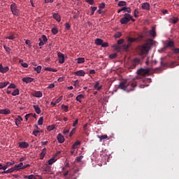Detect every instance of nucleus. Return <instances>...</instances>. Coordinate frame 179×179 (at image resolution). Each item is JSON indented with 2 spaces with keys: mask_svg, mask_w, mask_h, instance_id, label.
<instances>
[{
  "mask_svg": "<svg viewBox=\"0 0 179 179\" xmlns=\"http://www.w3.org/2000/svg\"><path fill=\"white\" fill-rule=\"evenodd\" d=\"M152 82L151 78H147L145 77H137L134 78L131 82L128 81H122L119 85V88L122 89V90L129 92L135 90V87L138 86V83H143L145 84H141L139 85L140 88H145V87H148V83H150Z\"/></svg>",
  "mask_w": 179,
  "mask_h": 179,
  "instance_id": "nucleus-1",
  "label": "nucleus"
},
{
  "mask_svg": "<svg viewBox=\"0 0 179 179\" xmlns=\"http://www.w3.org/2000/svg\"><path fill=\"white\" fill-rule=\"evenodd\" d=\"M150 47L147 44L141 45V46L138 47V52L141 56L148 53Z\"/></svg>",
  "mask_w": 179,
  "mask_h": 179,
  "instance_id": "nucleus-2",
  "label": "nucleus"
},
{
  "mask_svg": "<svg viewBox=\"0 0 179 179\" xmlns=\"http://www.w3.org/2000/svg\"><path fill=\"white\" fill-rule=\"evenodd\" d=\"M10 10L14 16L18 17L20 15V10L17 8L15 3H13L10 6Z\"/></svg>",
  "mask_w": 179,
  "mask_h": 179,
  "instance_id": "nucleus-3",
  "label": "nucleus"
},
{
  "mask_svg": "<svg viewBox=\"0 0 179 179\" xmlns=\"http://www.w3.org/2000/svg\"><path fill=\"white\" fill-rule=\"evenodd\" d=\"M136 40L137 38L128 37L127 38L128 43L123 45V50H128L129 48L131 46L132 43L136 41Z\"/></svg>",
  "mask_w": 179,
  "mask_h": 179,
  "instance_id": "nucleus-4",
  "label": "nucleus"
},
{
  "mask_svg": "<svg viewBox=\"0 0 179 179\" xmlns=\"http://www.w3.org/2000/svg\"><path fill=\"white\" fill-rule=\"evenodd\" d=\"M131 15L128 13H125L124 17L120 20V23L122 24H127L129 22L130 19H131Z\"/></svg>",
  "mask_w": 179,
  "mask_h": 179,
  "instance_id": "nucleus-5",
  "label": "nucleus"
},
{
  "mask_svg": "<svg viewBox=\"0 0 179 179\" xmlns=\"http://www.w3.org/2000/svg\"><path fill=\"white\" fill-rule=\"evenodd\" d=\"M140 64V59L136 58L129 62V68L131 69H134L137 65Z\"/></svg>",
  "mask_w": 179,
  "mask_h": 179,
  "instance_id": "nucleus-6",
  "label": "nucleus"
},
{
  "mask_svg": "<svg viewBox=\"0 0 179 179\" xmlns=\"http://www.w3.org/2000/svg\"><path fill=\"white\" fill-rule=\"evenodd\" d=\"M150 72V68H146L145 69L143 68H141L138 71H137V73L139 76H145L147 74H149Z\"/></svg>",
  "mask_w": 179,
  "mask_h": 179,
  "instance_id": "nucleus-7",
  "label": "nucleus"
},
{
  "mask_svg": "<svg viewBox=\"0 0 179 179\" xmlns=\"http://www.w3.org/2000/svg\"><path fill=\"white\" fill-rule=\"evenodd\" d=\"M39 46H43L46 44L48 42V38L46 37L45 35H43L41 38H39Z\"/></svg>",
  "mask_w": 179,
  "mask_h": 179,
  "instance_id": "nucleus-8",
  "label": "nucleus"
},
{
  "mask_svg": "<svg viewBox=\"0 0 179 179\" xmlns=\"http://www.w3.org/2000/svg\"><path fill=\"white\" fill-rule=\"evenodd\" d=\"M141 8L143 10L150 11V3L148 2L141 3Z\"/></svg>",
  "mask_w": 179,
  "mask_h": 179,
  "instance_id": "nucleus-9",
  "label": "nucleus"
},
{
  "mask_svg": "<svg viewBox=\"0 0 179 179\" xmlns=\"http://www.w3.org/2000/svg\"><path fill=\"white\" fill-rule=\"evenodd\" d=\"M57 57L59 59V63L64 64L65 62V56L61 52H57Z\"/></svg>",
  "mask_w": 179,
  "mask_h": 179,
  "instance_id": "nucleus-10",
  "label": "nucleus"
},
{
  "mask_svg": "<svg viewBox=\"0 0 179 179\" xmlns=\"http://www.w3.org/2000/svg\"><path fill=\"white\" fill-rule=\"evenodd\" d=\"M73 75L76 76H85V72L83 70H80L76 72H73Z\"/></svg>",
  "mask_w": 179,
  "mask_h": 179,
  "instance_id": "nucleus-11",
  "label": "nucleus"
},
{
  "mask_svg": "<svg viewBox=\"0 0 179 179\" xmlns=\"http://www.w3.org/2000/svg\"><path fill=\"white\" fill-rule=\"evenodd\" d=\"M15 164V161H13V162H6V165H4L3 166V171H6L7 169H8V167H10V166L12 165H14Z\"/></svg>",
  "mask_w": 179,
  "mask_h": 179,
  "instance_id": "nucleus-12",
  "label": "nucleus"
},
{
  "mask_svg": "<svg viewBox=\"0 0 179 179\" xmlns=\"http://www.w3.org/2000/svg\"><path fill=\"white\" fill-rule=\"evenodd\" d=\"M9 71L8 66H3L2 64H0V72L1 73H6Z\"/></svg>",
  "mask_w": 179,
  "mask_h": 179,
  "instance_id": "nucleus-13",
  "label": "nucleus"
},
{
  "mask_svg": "<svg viewBox=\"0 0 179 179\" xmlns=\"http://www.w3.org/2000/svg\"><path fill=\"white\" fill-rule=\"evenodd\" d=\"M32 96L36 98H41L43 96V93L41 92V91H34V92L32 93Z\"/></svg>",
  "mask_w": 179,
  "mask_h": 179,
  "instance_id": "nucleus-14",
  "label": "nucleus"
},
{
  "mask_svg": "<svg viewBox=\"0 0 179 179\" xmlns=\"http://www.w3.org/2000/svg\"><path fill=\"white\" fill-rule=\"evenodd\" d=\"M94 88L96 91H100L103 88V85H100V83L99 81H96L94 85Z\"/></svg>",
  "mask_w": 179,
  "mask_h": 179,
  "instance_id": "nucleus-15",
  "label": "nucleus"
},
{
  "mask_svg": "<svg viewBox=\"0 0 179 179\" xmlns=\"http://www.w3.org/2000/svg\"><path fill=\"white\" fill-rule=\"evenodd\" d=\"M57 141L59 143H63L65 141V138L62 134H57Z\"/></svg>",
  "mask_w": 179,
  "mask_h": 179,
  "instance_id": "nucleus-16",
  "label": "nucleus"
},
{
  "mask_svg": "<svg viewBox=\"0 0 179 179\" xmlns=\"http://www.w3.org/2000/svg\"><path fill=\"white\" fill-rule=\"evenodd\" d=\"M34 80V78L31 77H25L22 78V82H24L26 83H30Z\"/></svg>",
  "mask_w": 179,
  "mask_h": 179,
  "instance_id": "nucleus-17",
  "label": "nucleus"
},
{
  "mask_svg": "<svg viewBox=\"0 0 179 179\" xmlns=\"http://www.w3.org/2000/svg\"><path fill=\"white\" fill-rule=\"evenodd\" d=\"M52 17L56 20L57 22H61V15L59 13H52Z\"/></svg>",
  "mask_w": 179,
  "mask_h": 179,
  "instance_id": "nucleus-18",
  "label": "nucleus"
},
{
  "mask_svg": "<svg viewBox=\"0 0 179 179\" xmlns=\"http://www.w3.org/2000/svg\"><path fill=\"white\" fill-rule=\"evenodd\" d=\"M29 146V144L28 143H26L25 141H22L21 143H19V147L21 148H27Z\"/></svg>",
  "mask_w": 179,
  "mask_h": 179,
  "instance_id": "nucleus-19",
  "label": "nucleus"
},
{
  "mask_svg": "<svg viewBox=\"0 0 179 179\" xmlns=\"http://www.w3.org/2000/svg\"><path fill=\"white\" fill-rule=\"evenodd\" d=\"M16 171V167H13L10 169H8L7 171H3L1 174H8L10 173H13V171Z\"/></svg>",
  "mask_w": 179,
  "mask_h": 179,
  "instance_id": "nucleus-20",
  "label": "nucleus"
},
{
  "mask_svg": "<svg viewBox=\"0 0 179 179\" xmlns=\"http://www.w3.org/2000/svg\"><path fill=\"white\" fill-rule=\"evenodd\" d=\"M33 108L38 115L41 113V109L38 105L33 106Z\"/></svg>",
  "mask_w": 179,
  "mask_h": 179,
  "instance_id": "nucleus-21",
  "label": "nucleus"
},
{
  "mask_svg": "<svg viewBox=\"0 0 179 179\" xmlns=\"http://www.w3.org/2000/svg\"><path fill=\"white\" fill-rule=\"evenodd\" d=\"M97 138H99V142H102L104 139H106L108 138L107 134L105 135H97Z\"/></svg>",
  "mask_w": 179,
  "mask_h": 179,
  "instance_id": "nucleus-22",
  "label": "nucleus"
},
{
  "mask_svg": "<svg viewBox=\"0 0 179 179\" xmlns=\"http://www.w3.org/2000/svg\"><path fill=\"white\" fill-rule=\"evenodd\" d=\"M0 114L9 115V114H10V110L9 109L0 110Z\"/></svg>",
  "mask_w": 179,
  "mask_h": 179,
  "instance_id": "nucleus-23",
  "label": "nucleus"
},
{
  "mask_svg": "<svg viewBox=\"0 0 179 179\" xmlns=\"http://www.w3.org/2000/svg\"><path fill=\"white\" fill-rule=\"evenodd\" d=\"M85 95L83 94H79V95H77L76 98V100L77 101H78L79 103H81L82 102V99H85Z\"/></svg>",
  "mask_w": 179,
  "mask_h": 179,
  "instance_id": "nucleus-24",
  "label": "nucleus"
},
{
  "mask_svg": "<svg viewBox=\"0 0 179 179\" xmlns=\"http://www.w3.org/2000/svg\"><path fill=\"white\" fill-rule=\"evenodd\" d=\"M10 84L9 82H1L0 83V89L6 87L7 85Z\"/></svg>",
  "mask_w": 179,
  "mask_h": 179,
  "instance_id": "nucleus-25",
  "label": "nucleus"
},
{
  "mask_svg": "<svg viewBox=\"0 0 179 179\" xmlns=\"http://www.w3.org/2000/svg\"><path fill=\"white\" fill-rule=\"evenodd\" d=\"M103 42V39L101 38H96L95 41V44L96 45H102V43Z\"/></svg>",
  "mask_w": 179,
  "mask_h": 179,
  "instance_id": "nucleus-26",
  "label": "nucleus"
},
{
  "mask_svg": "<svg viewBox=\"0 0 179 179\" xmlns=\"http://www.w3.org/2000/svg\"><path fill=\"white\" fill-rule=\"evenodd\" d=\"M46 154V148H44L42 150V152L41 153V159H43L45 158Z\"/></svg>",
  "mask_w": 179,
  "mask_h": 179,
  "instance_id": "nucleus-27",
  "label": "nucleus"
},
{
  "mask_svg": "<svg viewBox=\"0 0 179 179\" xmlns=\"http://www.w3.org/2000/svg\"><path fill=\"white\" fill-rule=\"evenodd\" d=\"M15 166L16 170L19 171V170L22 169V167L24 166V165H23V163L21 162V163L18 164V165H15Z\"/></svg>",
  "mask_w": 179,
  "mask_h": 179,
  "instance_id": "nucleus-28",
  "label": "nucleus"
},
{
  "mask_svg": "<svg viewBox=\"0 0 179 179\" xmlns=\"http://www.w3.org/2000/svg\"><path fill=\"white\" fill-rule=\"evenodd\" d=\"M18 94H20V90L19 89H15L13 91V93H12V95L13 96H17Z\"/></svg>",
  "mask_w": 179,
  "mask_h": 179,
  "instance_id": "nucleus-29",
  "label": "nucleus"
},
{
  "mask_svg": "<svg viewBox=\"0 0 179 179\" xmlns=\"http://www.w3.org/2000/svg\"><path fill=\"white\" fill-rule=\"evenodd\" d=\"M173 47H174V41H172L167 43L166 46V48H173Z\"/></svg>",
  "mask_w": 179,
  "mask_h": 179,
  "instance_id": "nucleus-30",
  "label": "nucleus"
},
{
  "mask_svg": "<svg viewBox=\"0 0 179 179\" xmlns=\"http://www.w3.org/2000/svg\"><path fill=\"white\" fill-rule=\"evenodd\" d=\"M42 67L41 66H38L37 67H34V70L37 72V73H41Z\"/></svg>",
  "mask_w": 179,
  "mask_h": 179,
  "instance_id": "nucleus-31",
  "label": "nucleus"
},
{
  "mask_svg": "<svg viewBox=\"0 0 179 179\" xmlns=\"http://www.w3.org/2000/svg\"><path fill=\"white\" fill-rule=\"evenodd\" d=\"M150 34L153 36L155 37L157 36V34L155 32V29L154 27L152 28L151 31H150Z\"/></svg>",
  "mask_w": 179,
  "mask_h": 179,
  "instance_id": "nucleus-32",
  "label": "nucleus"
},
{
  "mask_svg": "<svg viewBox=\"0 0 179 179\" xmlns=\"http://www.w3.org/2000/svg\"><path fill=\"white\" fill-rule=\"evenodd\" d=\"M79 145H80V141H76V143L73 144V149L78 148Z\"/></svg>",
  "mask_w": 179,
  "mask_h": 179,
  "instance_id": "nucleus-33",
  "label": "nucleus"
},
{
  "mask_svg": "<svg viewBox=\"0 0 179 179\" xmlns=\"http://www.w3.org/2000/svg\"><path fill=\"white\" fill-rule=\"evenodd\" d=\"M126 6H127V3L125 1H119L117 3V6L119 7H123Z\"/></svg>",
  "mask_w": 179,
  "mask_h": 179,
  "instance_id": "nucleus-34",
  "label": "nucleus"
},
{
  "mask_svg": "<svg viewBox=\"0 0 179 179\" xmlns=\"http://www.w3.org/2000/svg\"><path fill=\"white\" fill-rule=\"evenodd\" d=\"M85 62V58H78L77 59V63L78 64H83Z\"/></svg>",
  "mask_w": 179,
  "mask_h": 179,
  "instance_id": "nucleus-35",
  "label": "nucleus"
},
{
  "mask_svg": "<svg viewBox=\"0 0 179 179\" xmlns=\"http://www.w3.org/2000/svg\"><path fill=\"white\" fill-rule=\"evenodd\" d=\"M40 133V130H37V129H34L33 132H32V135L35 136H38Z\"/></svg>",
  "mask_w": 179,
  "mask_h": 179,
  "instance_id": "nucleus-36",
  "label": "nucleus"
},
{
  "mask_svg": "<svg viewBox=\"0 0 179 179\" xmlns=\"http://www.w3.org/2000/svg\"><path fill=\"white\" fill-rule=\"evenodd\" d=\"M176 63H177V62H176V61L171 62V64H169V67L171 69L175 68L176 67L175 64Z\"/></svg>",
  "mask_w": 179,
  "mask_h": 179,
  "instance_id": "nucleus-37",
  "label": "nucleus"
},
{
  "mask_svg": "<svg viewBox=\"0 0 179 179\" xmlns=\"http://www.w3.org/2000/svg\"><path fill=\"white\" fill-rule=\"evenodd\" d=\"M55 157H52V158H51L50 160H48V164L49 165H52V164H53L54 163H55Z\"/></svg>",
  "mask_w": 179,
  "mask_h": 179,
  "instance_id": "nucleus-38",
  "label": "nucleus"
},
{
  "mask_svg": "<svg viewBox=\"0 0 179 179\" xmlns=\"http://www.w3.org/2000/svg\"><path fill=\"white\" fill-rule=\"evenodd\" d=\"M52 33L54 35H56L58 33V30H57V27L52 28Z\"/></svg>",
  "mask_w": 179,
  "mask_h": 179,
  "instance_id": "nucleus-39",
  "label": "nucleus"
},
{
  "mask_svg": "<svg viewBox=\"0 0 179 179\" xmlns=\"http://www.w3.org/2000/svg\"><path fill=\"white\" fill-rule=\"evenodd\" d=\"M43 117H41L38 120V124L43 125Z\"/></svg>",
  "mask_w": 179,
  "mask_h": 179,
  "instance_id": "nucleus-40",
  "label": "nucleus"
},
{
  "mask_svg": "<svg viewBox=\"0 0 179 179\" xmlns=\"http://www.w3.org/2000/svg\"><path fill=\"white\" fill-rule=\"evenodd\" d=\"M62 108L65 111V113H67V111L69 110V106H68L62 105Z\"/></svg>",
  "mask_w": 179,
  "mask_h": 179,
  "instance_id": "nucleus-41",
  "label": "nucleus"
},
{
  "mask_svg": "<svg viewBox=\"0 0 179 179\" xmlns=\"http://www.w3.org/2000/svg\"><path fill=\"white\" fill-rule=\"evenodd\" d=\"M84 158V156L81 155L80 157H77L76 160L77 161L78 163H80L81 160Z\"/></svg>",
  "mask_w": 179,
  "mask_h": 179,
  "instance_id": "nucleus-42",
  "label": "nucleus"
},
{
  "mask_svg": "<svg viewBox=\"0 0 179 179\" xmlns=\"http://www.w3.org/2000/svg\"><path fill=\"white\" fill-rule=\"evenodd\" d=\"M68 175H69L70 177H73V175L72 173H69V171H66V172L63 174L64 177H66V176H67Z\"/></svg>",
  "mask_w": 179,
  "mask_h": 179,
  "instance_id": "nucleus-43",
  "label": "nucleus"
},
{
  "mask_svg": "<svg viewBox=\"0 0 179 179\" xmlns=\"http://www.w3.org/2000/svg\"><path fill=\"white\" fill-rule=\"evenodd\" d=\"M15 89L16 88V85L15 84H13V83H11L8 85V89Z\"/></svg>",
  "mask_w": 179,
  "mask_h": 179,
  "instance_id": "nucleus-44",
  "label": "nucleus"
},
{
  "mask_svg": "<svg viewBox=\"0 0 179 179\" xmlns=\"http://www.w3.org/2000/svg\"><path fill=\"white\" fill-rule=\"evenodd\" d=\"M3 48L4 50L8 52V53H10V48L8 47H6V45H3Z\"/></svg>",
  "mask_w": 179,
  "mask_h": 179,
  "instance_id": "nucleus-45",
  "label": "nucleus"
},
{
  "mask_svg": "<svg viewBox=\"0 0 179 179\" xmlns=\"http://www.w3.org/2000/svg\"><path fill=\"white\" fill-rule=\"evenodd\" d=\"M87 3H89L91 6H93L94 2V0H85Z\"/></svg>",
  "mask_w": 179,
  "mask_h": 179,
  "instance_id": "nucleus-46",
  "label": "nucleus"
},
{
  "mask_svg": "<svg viewBox=\"0 0 179 179\" xmlns=\"http://www.w3.org/2000/svg\"><path fill=\"white\" fill-rule=\"evenodd\" d=\"M31 116H33V113H28L27 115H25L26 121H27L29 118H30Z\"/></svg>",
  "mask_w": 179,
  "mask_h": 179,
  "instance_id": "nucleus-47",
  "label": "nucleus"
},
{
  "mask_svg": "<svg viewBox=\"0 0 179 179\" xmlns=\"http://www.w3.org/2000/svg\"><path fill=\"white\" fill-rule=\"evenodd\" d=\"M6 39L8 40H15V36L14 35H10L6 37Z\"/></svg>",
  "mask_w": 179,
  "mask_h": 179,
  "instance_id": "nucleus-48",
  "label": "nucleus"
},
{
  "mask_svg": "<svg viewBox=\"0 0 179 179\" xmlns=\"http://www.w3.org/2000/svg\"><path fill=\"white\" fill-rule=\"evenodd\" d=\"M99 8L100 9H103V8H106V3H101V4H99Z\"/></svg>",
  "mask_w": 179,
  "mask_h": 179,
  "instance_id": "nucleus-49",
  "label": "nucleus"
},
{
  "mask_svg": "<svg viewBox=\"0 0 179 179\" xmlns=\"http://www.w3.org/2000/svg\"><path fill=\"white\" fill-rule=\"evenodd\" d=\"M117 57V55L116 53H113L109 55V57L111 59H115Z\"/></svg>",
  "mask_w": 179,
  "mask_h": 179,
  "instance_id": "nucleus-50",
  "label": "nucleus"
},
{
  "mask_svg": "<svg viewBox=\"0 0 179 179\" xmlns=\"http://www.w3.org/2000/svg\"><path fill=\"white\" fill-rule=\"evenodd\" d=\"M69 129H64L63 130V134L64 136H68L69 135Z\"/></svg>",
  "mask_w": 179,
  "mask_h": 179,
  "instance_id": "nucleus-51",
  "label": "nucleus"
},
{
  "mask_svg": "<svg viewBox=\"0 0 179 179\" xmlns=\"http://www.w3.org/2000/svg\"><path fill=\"white\" fill-rule=\"evenodd\" d=\"M122 36V33L117 32L115 34V38H120V37Z\"/></svg>",
  "mask_w": 179,
  "mask_h": 179,
  "instance_id": "nucleus-52",
  "label": "nucleus"
},
{
  "mask_svg": "<svg viewBox=\"0 0 179 179\" xmlns=\"http://www.w3.org/2000/svg\"><path fill=\"white\" fill-rule=\"evenodd\" d=\"M138 13H139V11H138L137 9H136V10H134V17H135L136 18H138V17H139V15H137V14H138Z\"/></svg>",
  "mask_w": 179,
  "mask_h": 179,
  "instance_id": "nucleus-53",
  "label": "nucleus"
},
{
  "mask_svg": "<svg viewBox=\"0 0 179 179\" xmlns=\"http://www.w3.org/2000/svg\"><path fill=\"white\" fill-rule=\"evenodd\" d=\"M101 46L103 47V48H106V47H108L109 46V44L108 43H106V42H102V44H101Z\"/></svg>",
  "mask_w": 179,
  "mask_h": 179,
  "instance_id": "nucleus-54",
  "label": "nucleus"
},
{
  "mask_svg": "<svg viewBox=\"0 0 179 179\" xmlns=\"http://www.w3.org/2000/svg\"><path fill=\"white\" fill-rule=\"evenodd\" d=\"M62 99H63V96H60L59 97V99H57L55 101H56V103L57 104V103H60Z\"/></svg>",
  "mask_w": 179,
  "mask_h": 179,
  "instance_id": "nucleus-55",
  "label": "nucleus"
},
{
  "mask_svg": "<svg viewBox=\"0 0 179 179\" xmlns=\"http://www.w3.org/2000/svg\"><path fill=\"white\" fill-rule=\"evenodd\" d=\"M124 42V39H119L118 41H117V45H122V44H123V43Z\"/></svg>",
  "mask_w": 179,
  "mask_h": 179,
  "instance_id": "nucleus-56",
  "label": "nucleus"
},
{
  "mask_svg": "<svg viewBox=\"0 0 179 179\" xmlns=\"http://www.w3.org/2000/svg\"><path fill=\"white\" fill-rule=\"evenodd\" d=\"M65 28L66 30H69L71 29V25L69 24V22H66V24H65Z\"/></svg>",
  "mask_w": 179,
  "mask_h": 179,
  "instance_id": "nucleus-57",
  "label": "nucleus"
},
{
  "mask_svg": "<svg viewBox=\"0 0 179 179\" xmlns=\"http://www.w3.org/2000/svg\"><path fill=\"white\" fill-rule=\"evenodd\" d=\"M55 87V83H51L48 85V88H50V89H52Z\"/></svg>",
  "mask_w": 179,
  "mask_h": 179,
  "instance_id": "nucleus-58",
  "label": "nucleus"
},
{
  "mask_svg": "<svg viewBox=\"0 0 179 179\" xmlns=\"http://www.w3.org/2000/svg\"><path fill=\"white\" fill-rule=\"evenodd\" d=\"M79 85H80V82L78 81V80H76L75 81L73 85H74L75 87H78Z\"/></svg>",
  "mask_w": 179,
  "mask_h": 179,
  "instance_id": "nucleus-59",
  "label": "nucleus"
},
{
  "mask_svg": "<svg viewBox=\"0 0 179 179\" xmlns=\"http://www.w3.org/2000/svg\"><path fill=\"white\" fill-rule=\"evenodd\" d=\"M126 10V7H123V8H122L121 9H119L118 10H117V13H121V12H122V11H125Z\"/></svg>",
  "mask_w": 179,
  "mask_h": 179,
  "instance_id": "nucleus-60",
  "label": "nucleus"
},
{
  "mask_svg": "<svg viewBox=\"0 0 179 179\" xmlns=\"http://www.w3.org/2000/svg\"><path fill=\"white\" fill-rule=\"evenodd\" d=\"M174 54H178L179 53V48H174L173 50Z\"/></svg>",
  "mask_w": 179,
  "mask_h": 179,
  "instance_id": "nucleus-61",
  "label": "nucleus"
},
{
  "mask_svg": "<svg viewBox=\"0 0 179 179\" xmlns=\"http://www.w3.org/2000/svg\"><path fill=\"white\" fill-rule=\"evenodd\" d=\"M55 129V127L53 126H48V131H52Z\"/></svg>",
  "mask_w": 179,
  "mask_h": 179,
  "instance_id": "nucleus-62",
  "label": "nucleus"
},
{
  "mask_svg": "<svg viewBox=\"0 0 179 179\" xmlns=\"http://www.w3.org/2000/svg\"><path fill=\"white\" fill-rule=\"evenodd\" d=\"M22 66L23 68H28L29 67V65L26 62H23L22 64Z\"/></svg>",
  "mask_w": 179,
  "mask_h": 179,
  "instance_id": "nucleus-63",
  "label": "nucleus"
},
{
  "mask_svg": "<svg viewBox=\"0 0 179 179\" xmlns=\"http://www.w3.org/2000/svg\"><path fill=\"white\" fill-rule=\"evenodd\" d=\"M125 12H127L128 13H131V9L130 8H127L126 7Z\"/></svg>",
  "mask_w": 179,
  "mask_h": 179,
  "instance_id": "nucleus-64",
  "label": "nucleus"
}]
</instances>
